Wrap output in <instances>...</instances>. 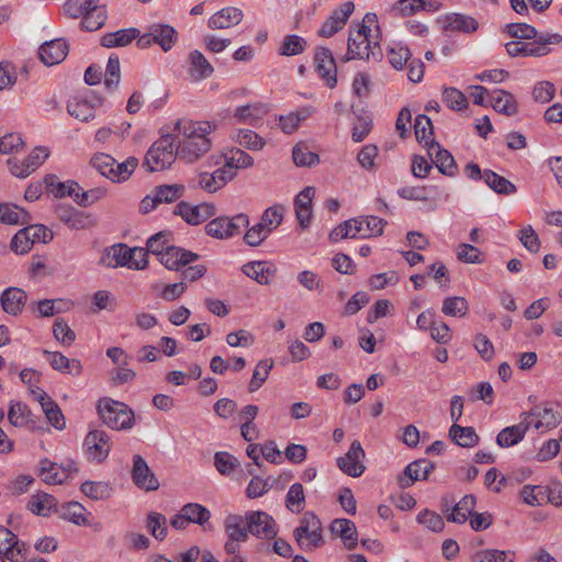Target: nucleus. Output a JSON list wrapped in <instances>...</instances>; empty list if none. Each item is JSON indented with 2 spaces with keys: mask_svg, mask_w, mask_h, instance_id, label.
Wrapping results in <instances>:
<instances>
[{
  "mask_svg": "<svg viewBox=\"0 0 562 562\" xmlns=\"http://www.w3.org/2000/svg\"><path fill=\"white\" fill-rule=\"evenodd\" d=\"M173 131L183 137L177 143L180 160L192 164L211 149L212 142L209 135L213 126L209 122L178 120Z\"/></svg>",
  "mask_w": 562,
  "mask_h": 562,
  "instance_id": "nucleus-1",
  "label": "nucleus"
},
{
  "mask_svg": "<svg viewBox=\"0 0 562 562\" xmlns=\"http://www.w3.org/2000/svg\"><path fill=\"white\" fill-rule=\"evenodd\" d=\"M381 31L375 13H367L353 36V59H378L382 53L379 45Z\"/></svg>",
  "mask_w": 562,
  "mask_h": 562,
  "instance_id": "nucleus-2",
  "label": "nucleus"
},
{
  "mask_svg": "<svg viewBox=\"0 0 562 562\" xmlns=\"http://www.w3.org/2000/svg\"><path fill=\"white\" fill-rule=\"evenodd\" d=\"M97 411L102 423L113 430H128L134 426V411L123 402L102 397L98 401Z\"/></svg>",
  "mask_w": 562,
  "mask_h": 562,
  "instance_id": "nucleus-3",
  "label": "nucleus"
},
{
  "mask_svg": "<svg viewBox=\"0 0 562 562\" xmlns=\"http://www.w3.org/2000/svg\"><path fill=\"white\" fill-rule=\"evenodd\" d=\"M177 158L179 156L176 138L172 134H166L149 147L143 167L149 172L161 171L169 168Z\"/></svg>",
  "mask_w": 562,
  "mask_h": 562,
  "instance_id": "nucleus-4",
  "label": "nucleus"
},
{
  "mask_svg": "<svg viewBox=\"0 0 562 562\" xmlns=\"http://www.w3.org/2000/svg\"><path fill=\"white\" fill-rule=\"evenodd\" d=\"M100 263L110 267H127L130 269L143 270L147 267V251L140 247L130 248L124 244L114 245L105 250Z\"/></svg>",
  "mask_w": 562,
  "mask_h": 562,
  "instance_id": "nucleus-5",
  "label": "nucleus"
},
{
  "mask_svg": "<svg viewBox=\"0 0 562 562\" xmlns=\"http://www.w3.org/2000/svg\"><path fill=\"white\" fill-rule=\"evenodd\" d=\"M249 226L247 214L239 213L232 217L218 216L211 220L204 227L206 235L216 239H229L240 235L244 227Z\"/></svg>",
  "mask_w": 562,
  "mask_h": 562,
  "instance_id": "nucleus-6",
  "label": "nucleus"
},
{
  "mask_svg": "<svg viewBox=\"0 0 562 562\" xmlns=\"http://www.w3.org/2000/svg\"><path fill=\"white\" fill-rule=\"evenodd\" d=\"M560 43H562V36L558 33H553L546 36L541 35L533 43L510 41L505 44V48L510 57H542L550 53L548 45Z\"/></svg>",
  "mask_w": 562,
  "mask_h": 562,
  "instance_id": "nucleus-7",
  "label": "nucleus"
},
{
  "mask_svg": "<svg viewBox=\"0 0 562 562\" xmlns=\"http://www.w3.org/2000/svg\"><path fill=\"white\" fill-rule=\"evenodd\" d=\"M321 531V520L315 514L307 512L303 515L300 526L294 529L293 536L303 550H313L324 542Z\"/></svg>",
  "mask_w": 562,
  "mask_h": 562,
  "instance_id": "nucleus-8",
  "label": "nucleus"
},
{
  "mask_svg": "<svg viewBox=\"0 0 562 562\" xmlns=\"http://www.w3.org/2000/svg\"><path fill=\"white\" fill-rule=\"evenodd\" d=\"M49 156L45 146L35 147L23 160L10 158L7 160L10 172L16 178H26L35 171Z\"/></svg>",
  "mask_w": 562,
  "mask_h": 562,
  "instance_id": "nucleus-9",
  "label": "nucleus"
},
{
  "mask_svg": "<svg viewBox=\"0 0 562 562\" xmlns=\"http://www.w3.org/2000/svg\"><path fill=\"white\" fill-rule=\"evenodd\" d=\"M55 212L57 218L70 229H90L97 225V220L91 213L77 210L69 204H58Z\"/></svg>",
  "mask_w": 562,
  "mask_h": 562,
  "instance_id": "nucleus-10",
  "label": "nucleus"
},
{
  "mask_svg": "<svg viewBox=\"0 0 562 562\" xmlns=\"http://www.w3.org/2000/svg\"><path fill=\"white\" fill-rule=\"evenodd\" d=\"M250 535L261 539H273L278 533L274 519L265 512H249L245 516Z\"/></svg>",
  "mask_w": 562,
  "mask_h": 562,
  "instance_id": "nucleus-11",
  "label": "nucleus"
},
{
  "mask_svg": "<svg viewBox=\"0 0 562 562\" xmlns=\"http://www.w3.org/2000/svg\"><path fill=\"white\" fill-rule=\"evenodd\" d=\"M173 214L181 216L189 225H199L215 214V206L211 203L192 205L181 201L176 205Z\"/></svg>",
  "mask_w": 562,
  "mask_h": 562,
  "instance_id": "nucleus-12",
  "label": "nucleus"
},
{
  "mask_svg": "<svg viewBox=\"0 0 562 562\" xmlns=\"http://www.w3.org/2000/svg\"><path fill=\"white\" fill-rule=\"evenodd\" d=\"M131 474L132 480L137 487L148 492L158 490L159 481L142 456H133V468Z\"/></svg>",
  "mask_w": 562,
  "mask_h": 562,
  "instance_id": "nucleus-13",
  "label": "nucleus"
},
{
  "mask_svg": "<svg viewBox=\"0 0 562 562\" xmlns=\"http://www.w3.org/2000/svg\"><path fill=\"white\" fill-rule=\"evenodd\" d=\"M435 464L426 459L411 462L397 476V484L401 488L412 486L416 481L427 480Z\"/></svg>",
  "mask_w": 562,
  "mask_h": 562,
  "instance_id": "nucleus-14",
  "label": "nucleus"
},
{
  "mask_svg": "<svg viewBox=\"0 0 562 562\" xmlns=\"http://www.w3.org/2000/svg\"><path fill=\"white\" fill-rule=\"evenodd\" d=\"M85 446L89 457L101 462L111 450L110 436L101 429L91 430L85 438Z\"/></svg>",
  "mask_w": 562,
  "mask_h": 562,
  "instance_id": "nucleus-15",
  "label": "nucleus"
},
{
  "mask_svg": "<svg viewBox=\"0 0 562 562\" xmlns=\"http://www.w3.org/2000/svg\"><path fill=\"white\" fill-rule=\"evenodd\" d=\"M69 45L64 38L43 43L38 48V57L46 66L60 64L68 55Z\"/></svg>",
  "mask_w": 562,
  "mask_h": 562,
  "instance_id": "nucleus-16",
  "label": "nucleus"
},
{
  "mask_svg": "<svg viewBox=\"0 0 562 562\" xmlns=\"http://www.w3.org/2000/svg\"><path fill=\"white\" fill-rule=\"evenodd\" d=\"M199 255L180 247H167L165 251L158 257V260L169 270L179 271L187 265L195 261Z\"/></svg>",
  "mask_w": 562,
  "mask_h": 562,
  "instance_id": "nucleus-17",
  "label": "nucleus"
},
{
  "mask_svg": "<svg viewBox=\"0 0 562 562\" xmlns=\"http://www.w3.org/2000/svg\"><path fill=\"white\" fill-rule=\"evenodd\" d=\"M314 63L319 77L326 81L329 88H334L337 83V76L331 52L326 47L317 48Z\"/></svg>",
  "mask_w": 562,
  "mask_h": 562,
  "instance_id": "nucleus-18",
  "label": "nucleus"
},
{
  "mask_svg": "<svg viewBox=\"0 0 562 562\" xmlns=\"http://www.w3.org/2000/svg\"><path fill=\"white\" fill-rule=\"evenodd\" d=\"M350 15L351 1H347L340 8L331 12L318 30L317 34L322 37H331L346 25Z\"/></svg>",
  "mask_w": 562,
  "mask_h": 562,
  "instance_id": "nucleus-19",
  "label": "nucleus"
},
{
  "mask_svg": "<svg viewBox=\"0 0 562 562\" xmlns=\"http://www.w3.org/2000/svg\"><path fill=\"white\" fill-rule=\"evenodd\" d=\"M32 394L38 400L49 424L58 430L64 429L66 426L65 416L58 405L37 386L36 390H32Z\"/></svg>",
  "mask_w": 562,
  "mask_h": 562,
  "instance_id": "nucleus-20",
  "label": "nucleus"
},
{
  "mask_svg": "<svg viewBox=\"0 0 562 562\" xmlns=\"http://www.w3.org/2000/svg\"><path fill=\"white\" fill-rule=\"evenodd\" d=\"M427 151L442 175L453 177L457 173L458 167L453 156L447 149H443L439 143L431 140Z\"/></svg>",
  "mask_w": 562,
  "mask_h": 562,
  "instance_id": "nucleus-21",
  "label": "nucleus"
},
{
  "mask_svg": "<svg viewBox=\"0 0 562 562\" xmlns=\"http://www.w3.org/2000/svg\"><path fill=\"white\" fill-rule=\"evenodd\" d=\"M241 271L257 283L268 285L277 273V267L270 261H249L243 265Z\"/></svg>",
  "mask_w": 562,
  "mask_h": 562,
  "instance_id": "nucleus-22",
  "label": "nucleus"
},
{
  "mask_svg": "<svg viewBox=\"0 0 562 562\" xmlns=\"http://www.w3.org/2000/svg\"><path fill=\"white\" fill-rule=\"evenodd\" d=\"M531 417L537 418V422L533 425L536 429H551L562 422V415L547 406H535L529 412H524L520 415V418L527 420H530Z\"/></svg>",
  "mask_w": 562,
  "mask_h": 562,
  "instance_id": "nucleus-23",
  "label": "nucleus"
},
{
  "mask_svg": "<svg viewBox=\"0 0 562 562\" xmlns=\"http://www.w3.org/2000/svg\"><path fill=\"white\" fill-rule=\"evenodd\" d=\"M530 426V420L520 418L518 424L505 427L497 434L496 443L501 448H509L519 443L524 439Z\"/></svg>",
  "mask_w": 562,
  "mask_h": 562,
  "instance_id": "nucleus-24",
  "label": "nucleus"
},
{
  "mask_svg": "<svg viewBox=\"0 0 562 562\" xmlns=\"http://www.w3.org/2000/svg\"><path fill=\"white\" fill-rule=\"evenodd\" d=\"M235 177V171L226 167L218 168L212 173L201 172L199 175V186L207 192H216L224 187L227 181Z\"/></svg>",
  "mask_w": 562,
  "mask_h": 562,
  "instance_id": "nucleus-25",
  "label": "nucleus"
},
{
  "mask_svg": "<svg viewBox=\"0 0 562 562\" xmlns=\"http://www.w3.org/2000/svg\"><path fill=\"white\" fill-rule=\"evenodd\" d=\"M244 13L235 7H226L214 13L207 21L211 30H224L235 26L241 22Z\"/></svg>",
  "mask_w": 562,
  "mask_h": 562,
  "instance_id": "nucleus-26",
  "label": "nucleus"
},
{
  "mask_svg": "<svg viewBox=\"0 0 562 562\" xmlns=\"http://www.w3.org/2000/svg\"><path fill=\"white\" fill-rule=\"evenodd\" d=\"M27 300L26 292L19 288H8L0 295V305L9 314L19 315Z\"/></svg>",
  "mask_w": 562,
  "mask_h": 562,
  "instance_id": "nucleus-27",
  "label": "nucleus"
},
{
  "mask_svg": "<svg viewBox=\"0 0 562 562\" xmlns=\"http://www.w3.org/2000/svg\"><path fill=\"white\" fill-rule=\"evenodd\" d=\"M154 44L160 46L164 52H169L178 41V32L173 26L165 23H153L149 26Z\"/></svg>",
  "mask_w": 562,
  "mask_h": 562,
  "instance_id": "nucleus-28",
  "label": "nucleus"
},
{
  "mask_svg": "<svg viewBox=\"0 0 562 562\" xmlns=\"http://www.w3.org/2000/svg\"><path fill=\"white\" fill-rule=\"evenodd\" d=\"M8 419L14 427L38 428L35 416L29 406L22 402L10 403Z\"/></svg>",
  "mask_w": 562,
  "mask_h": 562,
  "instance_id": "nucleus-29",
  "label": "nucleus"
},
{
  "mask_svg": "<svg viewBox=\"0 0 562 562\" xmlns=\"http://www.w3.org/2000/svg\"><path fill=\"white\" fill-rule=\"evenodd\" d=\"M385 222L376 216H359L353 218V238L378 236L383 232Z\"/></svg>",
  "mask_w": 562,
  "mask_h": 562,
  "instance_id": "nucleus-30",
  "label": "nucleus"
},
{
  "mask_svg": "<svg viewBox=\"0 0 562 562\" xmlns=\"http://www.w3.org/2000/svg\"><path fill=\"white\" fill-rule=\"evenodd\" d=\"M139 30L136 27L121 29L109 32L101 36L100 45L105 48L125 47L138 37Z\"/></svg>",
  "mask_w": 562,
  "mask_h": 562,
  "instance_id": "nucleus-31",
  "label": "nucleus"
},
{
  "mask_svg": "<svg viewBox=\"0 0 562 562\" xmlns=\"http://www.w3.org/2000/svg\"><path fill=\"white\" fill-rule=\"evenodd\" d=\"M27 509L37 516L48 517L53 512L57 513L58 502L48 493L37 492L31 496Z\"/></svg>",
  "mask_w": 562,
  "mask_h": 562,
  "instance_id": "nucleus-32",
  "label": "nucleus"
},
{
  "mask_svg": "<svg viewBox=\"0 0 562 562\" xmlns=\"http://www.w3.org/2000/svg\"><path fill=\"white\" fill-rule=\"evenodd\" d=\"M38 475L46 484H63L67 480V469L45 458L40 462Z\"/></svg>",
  "mask_w": 562,
  "mask_h": 562,
  "instance_id": "nucleus-33",
  "label": "nucleus"
},
{
  "mask_svg": "<svg viewBox=\"0 0 562 562\" xmlns=\"http://www.w3.org/2000/svg\"><path fill=\"white\" fill-rule=\"evenodd\" d=\"M22 546L19 544L16 535L10 529L0 526V554H3L8 560L12 562H19L18 555L22 554Z\"/></svg>",
  "mask_w": 562,
  "mask_h": 562,
  "instance_id": "nucleus-34",
  "label": "nucleus"
},
{
  "mask_svg": "<svg viewBox=\"0 0 562 562\" xmlns=\"http://www.w3.org/2000/svg\"><path fill=\"white\" fill-rule=\"evenodd\" d=\"M52 368L57 371H67L72 375H79L82 371L81 362L78 359H68L61 352L44 350Z\"/></svg>",
  "mask_w": 562,
  "mask_h": 562,
  "instance_id": "nucleus-35",
  "label": "nucleus"
},
{
  "mask_svg": "<svg viewBox=\"0 0 562 562\" xmlns=\"http://www.w3.org/2000/svg\"><path fill=\"white\" fill-rule=\"evenodd\" d=\"M445 31L474 33L479 29V22L465 14L450 13L446 15Z\"/></svg>",
  "mask_w": 562,
  "mask_h": 562,
  "instance_id": "nucleus-36",
  "label": "nucleus"
},
{
  "mask_svg": "<svg viewBox=\"0 0 562 562\" xmlns=\"http://www.w3.org/2000/svg\"><path fill=\"white\" fill-rule=\"evenodd\" d=\"M491 105L502 114L512 116L518 112V103L515 97L505 90H494L491 95Z\"/></svg>",
  "mask_w": 562,
  "mask_h": 562,
  "instance_id": "nucleus-37",
  "label": "nucleus"
},
{
  "mask_svg": "<svg viewBox=\"0 0 562 562\" xmlns=\"http://www.w3.org/2000/svg\"><path fill=\"white\" fill-rule=\"evenodd\" d=\"M44 183L48 193L55 198H65L76 194V190H80L79 184L76 181L60 182L55 175H47L44 178Z\"/></svg>",
  "mask_w": 562,
  "mask_h": 562,
  "instance_id": "nucleus-38",
  "label": "nucleus"
},
{
  "mask_svg": "<svg viewBox=\"0 0 562 562\" xmlns=\"http://www.w3.org/2000/svg\"><path fill=\"white\" fill-rule=\"evenodd\" d=\"M476 498L472 494H468L457 503L451 513L447 516V520L456 524H464L469 516L473 514L475 508Z\"/></svg>",
  "mask_w": 562,
  "mask_h": 562,
  "instance_id": "nucleus-39",
  "label": "nucleus"
},
{
  "mask_svg": "<svg viewBox=\"0 0 562 562\" xmlns=\"http://www.w3.org/2000/svg\"><path fill=\"white\" fill-rule=\"evenodd\" d=\"M449 437L454 443L463 448H473L480 440L473 427H462L458 424L450 427Z\"/></svg>",
  "mask_w": 562,
  "mask_h": 562,
  "instance_id": "nucleus-40",
  "label": "nucleus"
},
{
  "mask_svg": "<svg viewBox=\"0 0 562 562\" xmlns=\"http://www.w3.org/2000/svg\"><path fill=\"white\" fill-rule=\"evenodd\" d=\"M190 75L195 80L209 78L214 72L213 66L200 50H193L189 55Z\"/></svg>",
  "mask_w": 562,
  "mask_h": 562,
  "instance_id": "nucleus-41",
  "label": "nucleus"
},
{
  "mask_svg": "<svg viewBox=\"0 0 562 562\" xmlns=\"http://www.w3.org/2000/svg\"><path fill=\"white\" fill-rule=\"evenodd\" d=\"M86 508L78 502H68L57 509V514L64 520H68L77 526H87L88 519L85 515Z\"/></svg>",
  "mask_w": 562,
  "mask_h": 562,
  "instance_id": "nucleus-42",
  "label": "nucleus"
},
{
  "mask_svg": "<svg viewBox=\"0 0 562 562\" xmlns=\"http://www.w3.org/2000/svg\"><path fill=\"white\" fill-rule=\"evenodd\" d=\"M225 531L227 539L245 542L248 539V528L245 526L244 517L239 515H228L225 519Z\"/></svg>",
  "mask_w": 562,
  "mask_h": 562,
  "instance_id": "nucleus-43",
  "label": "nucleus"
},
{
  "mask_svg": "<svg viewBox=\"0 0 562 562\" xmlns=\"http://www.w3.org/2000/svg\"><path fill=\"white\" fill-rule=\"evenodd\" d=\"M483 179L485 183L498 194L507 195L517 192V188L514 183L492 170H484Z\"/></svg>",
  "mask_w": 562,
  "mask_h": 562,
  "instance_id": "nucleus-44",
  "label": "nucleus"
},
{
  "mask_svg": "<svg viewBox=\"0 0 562 562\" xmlns=\"http://www.w3.org/2000/svg\"><path fill=\"white\" fill-rule=\"evenodd\" d=\"M121 81V65L120 58L116 54L109 56L105 72H104V86L109 91L117 89Z\"/></svg>",
  "mask_w": 562,
  "mask_h": 562,
  "instance_id": "nucleus-45",
  "label": "nucleus"
},
{
  "mask_svg": "<svg viewBox=\"0 0 562 562\" xmlns=\"http://www.w3.org/2000/svg\"><path fill=\"white\" fill-rule=\"evenodd\" d=\"M99 0H66L64 3V12L71 19H79L89 11L97 9Z\"/></svg>",
  "mask_w": 562,
  "mask_h": 562,
  "instance_id": "nucleus-46",
  "label": "nucleus"
},
{
  "mask_svg": "<svg viewBox=\"0 0 562 562\" xmlns=\"http://www.w3.org/2000/svg\"><path fill=\"white\" fill-rule=\"evenodd\" d=\"M515 558H516L515 551L485 549V550L477 551L472 557V562H514Z\"/></svg>",
  "mask_w": 562,
  "mask_h": 562,
  "instance_id": "nucleus-47",
  "label": "nucleus"
},
{
  "mask_svg": "<svg viewBox=\"0 0 562 562\" xmlns=\"http://www.w3.org/2000/svg\"><path fill=\"white\" fill-rule=\"evenodd\" d=\"M80 29L82 31L93 32L101 29L108 19L106 10L97 4V9L89 11L88 14L81 16Z\"/></svg>",
  "mask_w": 562,
  "mask_h": 562,
  "instance_id": "nucleus-48",
  "label": "nucleus"
},
{
  "mask_svg": "<svg viewBox=\"0 0 562 562\" xmlns=\"http://www.w3.org/2000/svg\"><path fill=\"white\" fill-rule=\"evenodd\" d=\"M284 207L280 204L272 205L265 210L259 224L271 234L283 221Z\"/></svg>",
  "mask_w": 562,
  "mask_h": 562,
  "instance_id": "nucleus-49",
  "label": "nucleus"
},
{
  "mask_svg": "<svg viewBox=\"0 0 562 562\" xmlns=\"http://www.w3.org/2000/svg\"><path fill=\"white\" fill-rule=\"evenodd\" d=\"M154 192L158 202L172 203L178 201L184 195L186 187L183 184H160L155 187Z\"/></svg>",
  "mask_w": 562,
  "mask_h": 562,
  "instance_id": "nucleus-50",
  "label": "nucleus"
},
{
  "mask_svg": "<svg viewBox=\"0 0 562 562\" xmlns=\"http://www.w3.org/2000/svg\"><path fill=\"white\" fill-rule=\"evenodd\" d=\"M285 507L295 514L303 512L305 507V494L301 483H294L290 486L285 495Z\"/></svg>",
  "mask_w": 562,
  "mask_h": 562,
  "instance_id": "nucleus-51",
  "label": "nucleus"
},
{
  "mask_svg": "<svg viewBox=\"0 0 562 562\" xmlns=\"http://www.w3.org/2000/svg\"><path fill=\"white\" fill-rule=\"evenodd\" d=\"M266 113L267 110L262 104H247L238 106L235 110V117L240 122H248L249 124L256 125Z\"/></svg>",
  "mask_w": 562,
  "mask_h": 562,
  "instance_id": "nucleus-52",
  "label": "nucleus"
},
{
  "mask_svg": "<svg viewBox=\"0 0 562 562\" xmlns=\"http://www.w3.org/2000/svg\"><path fill=\"white\" fill-rule=\"evenodd\" d=\"M80 491L94 501L106 499L112 494V487L105 482L86 481L81 484Z\"/></svg>",
  "mask_w": 562,
  "mask_h": 562,
  "instance_id": "nucleus-53",
  "label": "nucleus"
},
{
  "mask_svg": "<svg viewBox=\"0 0 562 562\" xmlns=\"http://www.w3.org/2000/svg\"><path fill=\"white\" fill-rule=\"evenodd\" d=\"M181 509L187 516V520L193 524H198L203 528H205V524L209 522L211 518L210 510L198 503H188L183 505Z\"/></svg>",
  "mask_w": 562,
  "mask_h": 562,
  "instance_id": "nucleus-54",
  "label": "nucleus"
},
{
  "mask_svg": "<svg viewBox=\"0 0 562 562\" xmlns=\"http://www.w3.org/2000/svg\"><path fill=\"white\" fill-rule=\"evenodd\" d=\"M306 41L295 34L284 36L278 53L281 56H295L302 54L306 48Z\"/></svg>",
  "mask_w": 562,
  "mask_h": 562,
  "instance_id": "nucleus-55",
  "label": "nucleus"
},
{
  "mask_svg": "<svg viewBox=\"0 0 562 562\" xmlns=\"http://www.w3.org/2000/svg\"><path fill=\"white\" fill-rule=\"evenodd\" d=\"M29 220V214L16 205L0 203V223L4 224H24Z\"/></svg>",
  "mask_w": 562,
  "mask_h": 562,
  "instance_id": "nucleus-56",
  "label": "nucleus"
},
{
  "mask_svg": "<svg viewBox=\"0 0 562 562\" xmlns=\"http://www.w3.org/2000/svg\"><path fill=\"white\" fill-rule=\"evenodd\" d=\"M272 368L273 361L270 359H265L257 363L248 386L250 393L256 392L262 386Z\"/></svg>",
  "mask_w": 562,
  "mask_h": 562,
  "instance_id": "nucleus-57",
  "label": "nucleus"
},
{
  "mask_svg": "<svg viewBox=\"0 0 562 562\" xmlns=\"http://www.w3.org/2000/svg\"><path fill=\"white\" fill-rule=\"evenodd\" d=\"M68 113L82 122H88L95 116L94 106L86 100H76L67 104Z\"/></svg>",
  "mask_w": 562,
  "mask_h": 562,
  "instance_id": "nucleus-58",
  "label": "nucleus"
},
{
  "mask_svg": "<svg viewBox=\"0 0 562 562\" xmlns=\"http://www.w3.org/2000/svg\"><path fill=\"white\" fill-rule=\"evenodd\" d=\"M503 32L518 40H537L539 37L536 27L527 23H508L504 26Z\"/></svg>",
  "mask_w": 562,
  "mask_h": 562,
  "instance_id": "nucleus-59",
  "label": "nucleus"
},
{
  "mask_svg": "<svg viewBox=\"0 0 562 562\" xmlns=\"http://www.w3.org/2000/svg\"><path fill=\"white\" fill-rule=\"evenodd\" d=\"M415 136L418 143H425L428 148L432 135V123L431 120L425 114H418L415 119L414 124Z\"/></svg>",
  "mask_w": 562,
  "mask_h": 562,
  "instance_id": "nucleus-60",
  "label": "nucleus"
},
{
  "mask_svg": "<svg viewBox=\"0 0 562 562\" xmlns=\"http://www.w3.org/2000/svg\"><path fill=\"white\" fill-rule=\"evenodd\" d=\"M147 529L151 536L161 541L167 536V518L156 512H150L147 516Z\"/></svg>",
  "mask_w": 562,
  "mask_h": 562,
  "instance_id": "nucleus-61",
  "label": "nucleus"
},
{
  "mask_svg": "<svg viewBox=\"0 0 562 562\" xmlns=\"http://www.w3.org/2000/svg\"><path fill=\"white\" fill-rule=\"evenodd\" d=\"M292 157L297 167H312L319 161L318 155L308 150L304 144H297L293 147Z\"/></svg>",
  "mask_w": 562,
  "mask_h": 562,
  "instance_id": "nucleus-62",
  "label": "nucleus"
},
{
  "mask_svg": "<svg viewBox=\"0 0 562 562\" xmlns=\"http://www.w3.org/2000/svg\"><path fill=\"white\" fill-rule=\"evenodd\" d=\"M372 130V114L362 110L361 114L353 120V142H361Z\"/></svg>",
  "mask_w": 562,
  "mask_h": 562,
  "instance_id": "nucleus-63",
  "label": "nucleus"
},
{
  "mask_svg": "<svg viewBox=\"0 0 562 562\" xmlns=\"http://www.w3.org/2000/svg\"><path fill=\"white\" fill-rule=\"evenodd\" d=\"M387 57L395 69H402L411 59V50L407 46L395 43L389 48Z\"/></svg>",
  "mask_w": 562,
  "mask_h": 562,
  "instance_id": "nucleus-64",
  "label": "nucleus"
}]
</instances>
